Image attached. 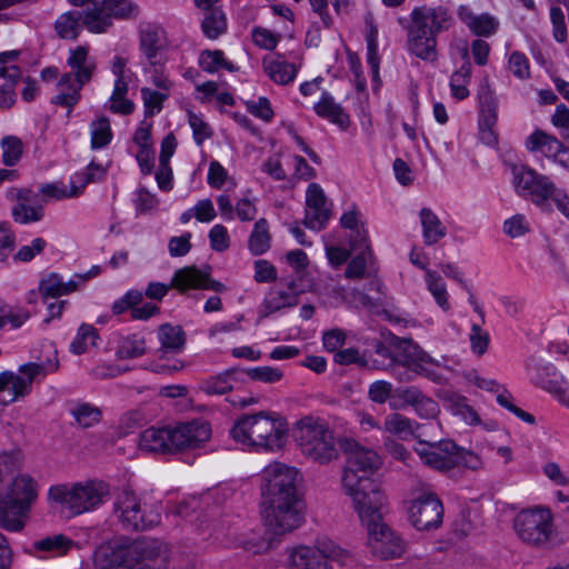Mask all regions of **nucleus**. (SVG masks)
<instances>
[{"label":"nucleus","mask_w":569,"mask_h":569,"mask_svg":"<svg viewBox=\"0 0 569 569\" xmlns=\"http://www.w3.org/2000/svg\"><path fill=\"white\" fill-rule=\"evenodd\" d=\"M83 13L79 10L62 13L54 23V30L61 39L74 40L81 32Z\"/></svg>","instance_id":"39"},{"label":"nucleus","mask_w":569,"mask_h":569,"mask_svg":"<svg viewBox=\"0 0 569 569\" xmlns=\"http://www.w3.org/2000/svg\"><path fill=\"white\" fill-rule=\"evenodd\" d=\"M139 447L143 451L153 453L173 452V448L171 446V429H146L140 435Z\"/></svg>","instance_id":"27"},{"label":"nucleus","mask_w":569,"mask_h":569,"mask_svg":"<svg viewBox=\"0 0 569 569\" xmlns=\"http://www.w3.org/2000/svg\"><path fill=\"white\" fill-rule=\"evenodd\" d=\"M508 66L510 71L515 77L519 79H527L530 76V67L527 57L519 52L515 51L510 54Z\"/></svg>","instance_id":"62"},{"label":"nucleus","mask_w":569,"mask_h":569,"mask_svg":"<svg viewBox=\"0 0 569 569\" xmlns=\"http://www.w3.org/2000/svg\"><path fill=\"white\" fill-rule=\"evenodd\" d=\"M72 546V540L64 535H54L33 542V548L42 552L66 553Z\"/></svg>","instance_id":"48"},{"label":"nucleus","mask_w":569,"mask_h":569,"mask_svg":"<svg viewBox=\"0 0 569 569\" xmlns=\"http://www.w3.org/2000/svg\"><path fill=\"white\" fill-rule=\"evenodd\" d=\"M433 18L432 31H446L453 22L449 9L445 6H421L412 10L411 24L408 28V50L417 58L433 62L437 60V38L426 26V20Z\"/></svg>","instance_id":"4"},{"label":"nucleus","mask_w":569,"mask_h":569,"mask_svg":"<svg viewBox=\"0 0 569 569\" xmlns=\"http://www.w3.org/2000/svg\"><path fill=\"white\" fill-rule=\"evenodd\" d=\"M147 352L144 337L132 333L122 337L119 340L116 356L118 359H133L143 356Z\"/></svg>","instance_id":"40"},{"label":"nucleus","mask_w":569,"mask_h":569,"mask_svg":"<svg viewBox=\"0 0 569 569\" xmlns=\"http://www.w3.org/2000/svg\"><path fill=\"white\" fill-rule=\"evenodd\" d=\"M99 335L92 325L82 323L70 345V350L74 355H82L88 350L89 345L96 346Z\"/></svg>","instance_id":"44"},{"label":"nucleus","mask_w":569,"mask_h":569,"mask_svg":"<svg viewBox=\"0 0 569 569\" xmlns=\"http://www.w3.org/2000/svg\"><path fill=\"white\" fill-rule=\"evenodd\" d=\"M289 425L277 412L260 411L242 415L230 429L231 438L256 451L281 450L288 440Z\"/></svg>","instance_id":"2"},{"label":"nucleus","mask_w":569,"mask_h":569,"mask_svg":"<svg viewBox=\"0 0 569 569\" xmlns=\"http://www.w3.org/2000/svg\"><path fill=\"white\" fill-rule=\"evenodd\" d=\"M422 236L425 243L428 246L437 243L446 237L447 230L436 213L429 208H422L419 212Z\"/></svg>","instance_id":"37"},{"label":"nucleus","mask_w":569,"mask_h":569,"mask_svg":"<svg viewBox=\"0 0 569 569\" xmlns=\"http://www.w3.org/2000/svg\"><path fill=\"white\" fill-rule=\"evenodd\" d=\"M468 301L480 318V323L471 326L469 336L470 348L473 353L482 356L487 351L490 341L489 333L481 328V325L485 323V311L472 293L469 295Z\"/></svg>","instance_id":"34"},{"label":"nucleus","mask_w":569,"mask_h":569,"mask_svg":"<svg viewBox=\"0 0 569 569\" xmlns=\"http://www.w3.org/2000/svg\"><path fill=\"white\" fill-rule=\"evenodd\" d=\"M513 530L521 542L535 549L551 550L567 541L555 528L552 513L547 508L521 510L513 519Z\"/></svg>","instance_id":"5"},{"label":"nucleus","mask_w":569,"mask_h":569,"mask_svg":"<svg viewBox=\"0 0 569 569\" xmlns=\"http://www.w3.org/2000/svg\"><path fill=\"white\" fill-rule=\"evenodd\" d=\"M368 547L380 559L400 558L406 551V542L382 520L366 526Z\"/></svg>","instance_id":"15"},{"label":"nucleus","mask_w":569,"mask_h":569,"mask_svg":"<svg viewBox=\"0 0 569 569\" xmlns=\"http://www.w3.org/2000/svg\"><path fill=\"white\" fill-rule=\"evenodd\" d=\"M109 495V486L103 481L61 483L49 489V500L68 510L72 516L89 512L99 507Z\"/></svg>","instance_id":"6"},{"label":"nucleus","mask_w":569,"mask_h":569,"mask_svg":"<svg viewBox=\"0 0 569 569\" xmlns=\"http://www.w3.org/2000/svg\"><path fill=\"white\" fill-rule=\"evenodd\" d=\"M385 429L403 439L413 435L412 421L400 413H391L387 416L385 420Z\"/></svg>","instance_id":"51"},{"label":"nucleus","mask_w":569,"mask_h":569,"mask_svg":"<svg viewBox=\"0 0 569 569\" xmlns=\"http://www.w3.org/2000/svg\"><path fill=\"white\" fill-rule=\"evenodd\" d=\"M223 52L221 50H204L199 58V64L203 71L214 73L221 69L223 62Z\"/></svg>","instance_id":"61"},{"label":"nucleus","mask_w":569,"mask_h":569,"mask_svg":"<svg viewBox=\"0 0 569 569\" xmlns=\"http://www.w3.org/2000/svg\"><path fill=\"white\" fill-rule=\"evenodd\" d=\"M408 512L410 522L416 529L431 530L441 525L443 507L435 493L428 492L415 499Z\"/></svg>","instance_id":"16"},{"label":"nucleus","mask_w":569,"mask_h":569,"mask_svg":"<svg viewBox=\"0 0 569 569\" xmlns=\"http://www.w3.org/2000/svg\"><path fill=\"white\" fill-rule=\"evenodd\" d=\"M349 555L328 538L317 540L316 546H299L290 555L292 569H321L326 560L345 562Z\"/></svg>","instance_id":"14"},{"label":"nucleus","mask_w":569,"mask_h":569,"mask_svg":"<svg viewBox=\"0 0 569 569\" xmlns=\"http://www.w3.org/2000/svg\"><path fill=\"white\" fill-rule=\"evenodd\" d=\"M270 240L268 221L261 218L254 223L250 234L249 249L256 256L262 254L270 248Z\"/></svg>","instance_id":"42"},{"label":"nucleus","mask_w":569,"mask_h":569,"mask_svg":"<svg viewBox=\"0 0 569 569\" xmlns=\"http://www.w3.org/2000/svg\"><path fill=\"white\" fill-rule=\"evenodd\" d=\"M0 146L2 149V162L7 167L16 166L23 153V143L19 137L16 136H4Z\"/></svg>","instance_id":"46"},{"label":"nucleus","mask_w":569,"mask_h":569,"mask_svg":"<svg viewBox=\"0 0 569 569\" xmlns=\"http://www.w3.org/2000/svg\"><path fill=\"white\" fill-rule=\"evenodd\" d=\"M210 272V267L198 269L196 266H188L178 269L173 273L170 284L162 282H150L146 289V296L150 299L160 301L168 293L170 288H176L180 292H186L190 289L213 290L216 292L226 291V286L217 280L211 279Z\"/></svg>","instance_id":"9"},{"label":"nucleus","mask_w":569,"mask_h":569,"mask_svg":"<svg viewBox=\"0 0 569 569\" xmlns=\"http://www.w3.org/2000/svg\"><path fill=\"white\" fill-rule=\"evenodd\" d=\"M315 111L319 117L329 120L341 129H346L350 124L349 116L328 92L322 93L320 101L315 104Z\"/></svg>","instance_id":"32"},{"label":"nucleus","mask_w":569,"mask_h":569,"mask_svg":"<svg viewBox=\"0 0 569 569\" xmlns=\"http://www.w3.org/2000/svg\"><path fill=\"white\" fill-rule=\"evenodd\" d=\"M263 70L269 78L278 84H288L297 76V67L283 59V57H266L262 61Z\"/></svg>","instance_id":"31"},{"label":"nucleus","mask_w":569,"mask_h":569,"mask_svg":"<svg viewBox=\"0 0 569 569\" xmlns=\"http://www.w3.org/2000/svg\"><path fill=\"white\" fill-rule=\"evenodd\" d=\"M479 98V128L495 127L498 120V103L493 92L489 88L488 80L480 84Z\"/></svg>","instance_id":"29"},{"label":"nucleus","mask_w":569,"mask_h":569,"mask_svg":"<svg viewBox=\"0 0 569 569\" xmlns=\"http://www.w3.org/2000/svg\"><path fill=\"white\" fill-rule=\"evenodd\" d=\"M130 569H167L168 556L156 541L131 542Z\"/></svg>","instance_id":"20"},{"label":"nucleus","mask_w":569,"mask_h":569,"mask_svg":"<svg viewBox=\"0 0 569 569\" xmlns=\"http://www.w3.org/2000/svg\"><path fill=\"white\" fill-rule=\"evenodd\" d=\"M550 19L552 23V34L557 42H565L568 38L567 27L565 22V13L559 7L550 9Z\"/></svg>","instance_id":"60"},{"label":"nucleus","mask_w":569,"mask_h":569,"mask_svg":"<svg viewBox=\"0 0 569 569\" xmlns=\"http://www.w3.org/2000/svg\"><path fill=\"white\" fill-rule=\"evenodd\" d=\"M210 246L214 251L222 252L230 246V238L227 228L222 224H216L209 232Z\"/></svg>","instance_id":"63"},{"label":"nucleus","mask_w":569,"mask_h":569,"mask_svg":"<svg viewBox=\"0 0 569 569\" xmlns=\"http://www.w3.org/2000/svg\"><path fill=\"white\" fill-rule=\"evenodd\" d=\"M59 367L58 359L44 362H29L20 368L22 376L16 375L14 395L10 398L0 397V405L7 406L16 401L19 397L26 396L31 387L32 380L43 373L54 372Z\"/></svg>","instance_id":"22"},{"label":"nucleus","mask_w":569,"mask_h":569,"mask_svg":"<svg viewBox=\"0 0 569 569\" xmlns=\"http://www.w3.org/2000/svg\"><path fill=\"white\" fill-rule=\"evenodd\" d=\"M163 30L157 24L142 22L139 27L140 48L150 64H158L157 56L162 49Z\"/></svg>","instance_id":"25"},{"label":"nucleus","mask_w":569,"mask_h":569,"mask_svg":"<svg viewBox=\"0 0 569 569\" xmlns=\"http://www.w3.org/2000/svg\"><path fill=\"white\" fill-rule=\"evenodd\" d=\"M423 392L415 386L397 388L393 391L392 400L390 401V407L392 409H402L406 406L415 407L419 398Z\"/></svg>","instance_id":"52"},{"label":"nucleus","mask_w":569,"mask_h":569,"mask_svg":"<svg viewBox=\"0 0 569 569\" xmlns=\"http://www.w3.org/2000/svg\"><path fill=\"white\" fill-rule=\"evenodd\" d=\"M29 512L21 506H16L12 500L0 496V527L4 530L18 532L24 528Z\"/></svg>","instance_id":"30"},{"label":"nucleus","mask_w":569,"mask_h":569,"mask_svg":"<svg viewBox=\"0 0 569 569\" xmlns=\"http://www.w3.org/2000/svg\"><path fill=\"white\" fill-rule=\"evenodd\" d=\"M203 12L201 28L206 37L217 39L227 31V18L220 8L206 10Z\"/></svg>","instance_id":"41"},{"label":"nucleus","mask_w":569,"mask_h":569,"mask_svg":"<svg viewBox=\"0 0 569 569\" xmlns=\"http://www.w3.org/2000/svg\"><path fill=\"white\" fill-rule=\"evenodd\" d=\"M295 432L302 455L315 462L325 465L339 457L333 432L322 420L305 417L298 421Z\"/></svg>","instance_id":"7"},{"label":"nucleus","mask_w":569,"mask_h":569,"mask_svg":"<svg viewBox=\"0 0 569 569\" xmlns=\"http://www.w3.org/2000/svg\"><path fill=\"white\" fill-rule=\"evenodd\" d=\"M113 516L126 531H143L158 526L161 521L160 511L142 502L130 489H123L116 495Z\"/></svg>","instance_id":"8"},{"label":"nucleus","mask_w":569,"mask_h":569,"mask_svg":"<svg viewBox=\"0 0 569 569\" xmlns=\"http://www.w3.org/2000/svg\"><path fill=\"white\" fill-rule=\"evenodd\" d=\"M526 147L529 151L540 152L555 162L561 141L542 130H536L527 138Z\"/></svg>","instance_id":"36"},{"label":"nucleus","mask_w":569,"mask_h":569,"mask_svg":"<svg viewBox=\"0 0 569 569\" xmlns=\"http://www.w3.org/2000/svg\"><path fill=\"white\" fill-rule=\"evenodd\" d=\"M512 182L521 196H530L532 202L543 211H551L549 199L557 188L549 177L543 176L523 164H512Z\"/></svg>","instance_id":"11"},{"label":"nucleus","mask_w":569,"mask_h":569,"mask_svg":"<svg viewBox=\"0 0 569 569\" xmlns=\"http://www.w3.org/2000/svg\"><path fill=\"white\" fill-rule=\"evenodd\" d=\"M77 289L78 282H76L74 280L63 282L61 277L57 273H50L39 283V292L43 299L59 298L61 296L73 292Z\"/></svg>","instance_id":"38"},{"label":"nucleus","mask_w":569,"mask_h":569,"mask_svg":"<svg viewBox=\"0 0 569 569\" xmlns=\"http://www.w3.org/2000/svg\"><path fill=\"white\" fill-rule=\"evenodd\" d=\"M246 373L250 379L266 383H274L282 378V371L272 367H257L248 369Z\"/></svg>","instance_id":"58"},{"label":"nucleus","mask_w":569,"mask_h":569,"mask_svg":"<svg viewBox=\"0 0 569 569\" xmlns=\"http://www.w3.org/2000/svg\"><path fill=\"white\" fill-rule=\"evenodd\" d=\"M426 282H427L428 290L433 296L438 306L442 310L448 311L450 308V305L448 301V292H447L446 284L442 281L441 276L435 271L427 270Z\"/></svg>","instance_id":"47"},{"label":"nucleus","mask_w":569,"mask_h":569,"mask_svg":"<svg viewBox=\"0 0 569 569\" xmlns=\"http://www.w3.org/2000/svg\"><path fill=\"white\" fill-rule=\"evenodd\" d=\"M0 496L7 500H12L13 505L21 506L29 512L38 493L33 479L27 475H22L16 477L8 490L0 493Z\"/></svg>","instance_id":"23"},{"label":"nucleus","mask_w":569,"mask_h":569,"mask_svg":"<svg viewBox=\"0 0 569 569\" xmlns=\"http://www.w3.org/2000/svg\"><path fill=\"white\" fill-rule=\"evenodd\" d=\"M47 242L42 238H36L32 240L31 244L22 246L17 253L13 256V259L21 262L31 261L37 254L41 253L44 249Z\"/></svg>","instance_id":"64"},{"label":"nucleus","mask_w":569,"mask_h":569,"mask_svg":"<svg viewBox=\"0 0 569 569\" xmlns=\"http://www.w3.org/2000/svg\"><path fill=\"white\" fill-rule=\"evenodd\" d=\"M390 343L393 350L380 341L375 345L376 353L383 359L382 361L375 360V368L387 370L401 366L431 381L438 382L441 380L442 376L436 369L440 366L439 361L435 360L411 339L392 337Z\"/></svg>","instance_id":"3"},{"label":"nucleus","mask_w":569,"mask_h":569,"mask_svg":"<svg viewBox=\"0 0 569 569\" xmlns=\"http://www.w3.org/2000/svg\"><path fill=\"white\" fill-rule=\"evenodd\" d=\"M81 12L83 13L81 19L82 27L88 29L90 32L102 33L112 23L110 13H108L107 8L104 7V0H101L97 4L93 3L92 6L87 7L86 10Z\"/></svg>","instance_id":"33"},{"label":"nucleus","mask_w":569,"mask_h":569,"mask_svg":"<svg viewBox=\"0 0 569 569\" xmlns=\"http://www.w3.org/2000/svg\"><path fill=\"white\" fill-rule=\"evenodd\" d=\"M425 465L439 470L449 471L455 467L477 470L482 462L478 455L457 446L452 440L430 443L428 449L420 451Z\"/></svg>","instance_id":"10"},{"label":"nucleus","mask_w":569,"mask_h":569,"mask_svg":"<svg viewBox=\"0 0 569 569\" xmlns=\"http://www.w3.org/2000/svg\"><path fill=\"white\" fill-rule=\"evenodd\" d=\"M280 284L286 288L273 287L266 295L259 311L260 319L267 318L281 309L298 305L299 296L303 291L298 289L297 282L293 279H282L280 280Z\"/></svg>","instance_id":"19"},{"label":"nucleus","mask_w":569,"mask_h":569,"mask_svg":"<svg viewBox=\"0 0 569 569\" xmlns=\"http://www.w3.org/2000/svg\"><path fill=\"white\" fill-rule=\"evenodd\" d=\"M112 131L107 117H100L91 123V148L100 149L110 143Z\"/></svg>","instance_id":"49"},{"label":"nucleus","mask_w":569,"mask_h":569,"mask_svg":"<svg viewBox=\"0 0 569 569\" xmlns=\"http://www.w3.org/2000/svg\"><path fill=\"white\" fill-rule=\"evenodd\" d=\"M96 569H116L132 563L131 542L123 539H112L97 547L92 556Z\"/></svg>","instance_id":"18"},{"label":"nucleus","mask_w":569,"mask_h":569,"mask_svg":"<svg viewBox=\"0 0 569 569\" xmlns=\"http://www.w3.org/2000/svg\"><path fill=\"white\" fill-rule=\"evenodd\" d=\"M299 481V471L286 463L273 461L263 469L261 513L266 527L273 535L291 532L305 520Z\"/></svg>","instance_id":"1"},{"label":"nucleus","mask_w":569,"mask_h":569,"mask_svg":"<svg viewBox=\"0 0 569 569\" xmlns=\"http://www.w3.org/2000/svg\"><path fill=\"white\" fill-rule=\"evenodd\" d=\"M345 449L349 458L341 479L342 487L351 489L352 486H359L365 479H372L371 475L382 463L379 455L353 440L347 441Z\"/></svg>","instance_id":"13"},{"label":"nucleus","mask_w":569,"mask_h":569,"mask_svg":"<svg viewBox=\"0 0 569 569\" xmlns=\"http://www.w3.org/2000/svg\"><path fill=\"white\" fill-rule=\"evenodd\" d=\"M392 385L385 380H378L369 386L368 397L376 403H385L389 398L392 399Z\"/></svg>","instance_id":"59"},{"label":"nucleus","mask_w":569,"mask_h":569,"mask_svg":"<svg viewBox=\"0 0 569 569\" xmlns=\"http://www.w3.org/2000/svg\"><path fill=\"white\" fill-rule=\"evenodd\" d=\"M40 192L43 196L54 198V199H64L70 197H77L80 194V188L76 186L73 182L71 183L70 189H68L61 182L54 183H46L40 187Z\"/></svg>","instance_id":"56"},{"label":"nucleus","mask_w":569,"mask_h":569,"mask_svg":"<svg viewBox=\"0 0 569 569\" xmlns=\"http://www.w3.org/2000/svg\"><path fill=\"white\" fill-rule=\"evenodd\" d=\"M104 7L110 13V19H131L139 14V7L130 0H104Z\"/></svg>","instance_id":"53"},{"label":"nucleus","mask_w":569,"mask_h":569,"mask_svg":"<svg viewBox=\"0 0 569 569\" xmlns=\"http://www.w3.org/2000/svg\"><path fill=\"white\" fill-rule=\"evenodd\" d=\"M471 63H462V66L451 74L450 89L451 93L458 100L469 97L468 83L471 79Z\"/></svg>","instance_id":"45"},{"label":"nucleus","mask_w":569,"mask_h":569,"mask_svg":"<svg viewBox=\"0 0 569 569\" xmlns=\"http://www.w3.org/2000/svg\"><path fill=\"white\" fill-rule=\"evenodd\" d=\"M141 94L144 104V117L149 118L159 112L162 108V102L167 98L166 94L151 90L149 88H142Z\"/></svg>","instance_id":"57"},{"label":"nucleus","mask_w":569,"mask_h":569,"mask_svg":"<svg viewBox=\"0 0 569 569\" xmlns=\"http://www.w3.org/2000/svg\"><path fill=\"white\" fill-rule=\"evenodd\" d=\"M71 415L81 428H90L101 419L99 408L90 403H80L71 410Z\"/></svg>","instance_id":"50"},{"label":"nucleus","mask_w":569,"mask_h":569,"mask_svg":"<svg viewBox=\"0 0 569 569\" xmlns=\"http://www.w3.org/2000/svg\"><path fill=\"white\" fill-rule=\"evenodd\" d=\"M458 17L478 37H489L496 33L499 27L498 20L492 16L488 13L476 16L465 6L458 9Z\"/></svg>","instance_id":"26"},{"label":"nucleus","mask_w":569,"mask_h":569,"mask_svg":"<svg viewBox=\"0 0 569 569\" xmlns=\"http://www.w3.org/2000/svg\"><path fill=\"white\" fill-rule=\"evenodd\" d=\"M450 410L455 416L461 417L469 425H477L479 422L477 411L468 405L466 397H453L450 401Z\"/></svg>","instance_id":"55"},{"label":"nucleus","mask_w":569,"mask_h":569,"mask_svg":"<svg viewBox=\"0 0 569 569\" xmlns=\"http://www.w3.org/2000/svg\"><path fill=\"white\" fill-rule=\"evenodd\" d=\"M243 373L239 368L228 369L219 375L203 379L199 389L209 396H222L233 389V382Z\"/></svg>","instance_id":"28"},{"label":"nucleus","mask_w":569,"mask_h":569,"mask_svg":"<svg viewBox=\"0 0 569 569\" xmlns=\"http://www.w3.org/2000/svg\"><path fill=\"white\" fill-rule=\"evenodd\" d=\"M11 213L14 221L21 224L40 221L43 217L41 207H31L24 202L13 206Z\"/></svg>","instance_id":"54"},{"label":"nucleus","mask_w":569,"mask_h":569,"mask_svg":"<svg viewBox=\"0 0 569 569\" xmlns=\"http://www.w3.org/2000/svg\"><path fill=\"white\" fill-rule=\"evenodd\" d=\"M347 496L352 500L353 508L361 523L366 527L382 520L381 509L386 502L385 492L373 479H365L359 486L351 489L342 487Z\"/></svg>","instance_id":"12"},{"label":"nucleus","mask_w":569,"mask_h":569,"mask_svg":"<svg viewBox=\"0 0 569 569\" xmlns=\"http://www.w3.org/2000/svg\"><path fill=\"white\" fill-rule=\"evenodd\" d=\"M160 348L157 350L158 360L167 359L169 353L181 352L186 345V332L180 326L163 323L158 329Z\"/></svg>","instance_id":"24"},{"label":"nucleus","mask_w":569,"mask_h":569,"mask_svg":"<svg viewBox=\"0 0 569 569\" xmlns=\"http://www.w3.org/2000/svg\"><path fill=\"white\" fill-rule=\"evenodd\" d=\"M306 203L305 226L313 230H321L329 220L331 211L319 184H309L306 192Z\"/></svg>","instance_id":"21"},{"label":"nucleus","mask_w":569,"mask_h":569,"mask_svg":"<svg viewBox=\"0 0 569 569\" xmlns=\"http://www.w3.org/2000/svg\"><path fill=\"white\" fill-rule=\"evenodd\" d=\"M58 94L52 97L51 103L71 109L81 99V89L77 88V83L73 81V74L71 72L61 76L57 83Z\"/></svg>","instance_id":"35"},{"label":"nucleus","mask_w":569,"mask_h":569,"mask_svg":"<svg viewBox=\"0 0 569 569\" xmlns=\"http://www.w3.org/2000/svg\"><path fill=\"white\" fill-rule=\"evenodd\" d=\"M128 93V82L126 79H116L113 92L111 94V107L110 110L114 113L123 116L131 114L134 110V103L131 100L126 99Z\"/></svg>","instance_id":"43"},{"label":"nucleus","mask_w":569,"mask_h":569,"mask_svg":"<svg viewBox=\"0 0 569 569\" xmlns=\"http://www.w3.org/2000/svg\"><path fill=\"white\" fill-rule=\"evenodd\" d=\"M211 438V426L207 420L194 419L171 429L173 452L200 448Z\"/></svg>","instance_id":"17"}]
</instances>
